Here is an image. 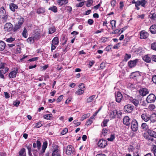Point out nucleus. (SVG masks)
<instances>
[{"instance_id":"nucleus-37","label":"nucleus","mask_w":156,"mask_h":156,"mask_svg":"<svg viewBox=\"0 0 156 156\" xmlns=\"http://www.w3.org/2000/svg\"><path fill=\"white\" fill-rule=\"evenodd\" d=\"M141 127L144 130H146L148 128V126L145 123H143L141 124Z\"/></svg>"},{"instance_id":"nucleus-59","label":"nucleus","mask_w":156,"mask_h":156,"mask_svg":"<svg viewBox=\"0 0 156 156\" xmlns=\"http://www.w3.org/2000/svg\"><path fill=\"white\" fill-rule=\"evenodd\" d=\"M108 131L107 129L105 128H103L102 130V133L104 136H105L107 133Z\"/></svg>"},{"instance_id":"nucleus-28","label":"nucleus","mask_w":156,"mask_h":156,"mask_svg":"<svg viewBox=\"0 0 156 156\" xmlns=\"http://www.w3.org/2000/svg\"><path fill=\"white\" fill-rule=\"evenodd\" d=\"M95 95H92L87 99V103H89L92 102L93 101H94L95 98Z\"/></svg>"},{"instance_id":"nucleus-9","label":"nucleus","mask_w":156,"mask_h":156,"mask_svg":"<svg viewBox=\"0 0 156 156\" xmlns=\"http://www.w3.org/2000/svg\"><path fill=\"white\" fill-rule=\"evenodd\" d=\"M74 151V149L71 145L67 146L66 151V153L68 155L73 154Z\"/></svg>"},{"instance_id":"nucleus-17","label":"nucleus","mask_w":156,"mask_h":156,"mask_svg":"<svg viewBox=\"0 0 156 156\" xmlns=\"http://www.w3.org/2000/svg\"><path fill=\"white\" fill-rule=\"evenodd\" d=\"M47 141H45L43 143L42 146V151L40 154V155H42V154L45 152L46 149L47 147Z\"/></svg>"},{"instance_id":"nucleus-18","label":"nucleus","mask_w":156,"mask_h":156,"mask_svg":"<svg viewBox=\"0 0 156 156\" xmlns=\"http://www.w3.org/2000/svg\"><path fill=\"white\" fill-rule=\"evenodd\" d=\"M150 120L151 122H156V114L152 113L150 115Z\"/></svg>"},{"instance_id":"nucleus-52","label":"nucleus","mask_w":156,"mask_h":156,"mask_svg":"<svg viewBox=\"0 0 156 156\" xmlns=\"http://www.w3.org/2000/svg\"><path fill=\"white\" fill-rule=\"evenodd\" d=\"M25 151V150L24 148L22 149L19 152L20 156H23L24 155H25V154H24Z\"/></svg>"},{"instance_id":"nucleus-40","label":"nucleus","mask_w":156,"mask_h":156,"mask_svg":"<svg viewBox=\"0 0 156 156\" xmlns=\"http://www.w3.org/2000/svg\"><path fill=\"white\" fill-rule=\"evenodd\" d=\"M90 113H87L86 114L83 115L80 119L81 121H82L84 119L88 118L90 116Z\"/></svg>"},{"instance_id":"nucleus-29","label":"nucleus","mask_w":156,"mask_h":156,"mask_svg":"<svg viewBox=\"0 0 156 156\" xmlns=\"http://www.w3.org/2000/svg\"><path fill=\"white\" fill-rule=\"evenodd\" d=\"M148 134L151 136L154 137L156 136V132L151 129H148L147 130Z\"/></svg>"},{"instance_id":"nucleus-41","label":"nucleus","mask_w":156,"mask_h":156,"mask_svg":"<svg viewBox=\"0 0 156 156\" xmlns=\"http://www.w3.org/2000/svg\"><path fill=\"white\" fill-rule=\"evenodd\" d=\"M22 35L23 37L25 38H27V31L25 28H24V30L23 32Z\"/></svg>"},{"instance_id":"nucleus-56","label":"nucleus","mask_w":156,"mask_h":156,"mask_svg":"<svg viewBox=\"0 0 156 156\" xmlns=\"http://www.w3.org/2000/svg\"><path fill=\"white\" fill-rule=\"evenodd\" d=\"M68 131V129L67 128H65L61 132V134L62 135H64L66 134Z\"/></svg>"},{"instance_id":"nucleus-30","label":"nucleus","mask_w":156,"mask_h":156,"mask_svg":"<svg viewBox=\"0 0 156 156\" xmlns=\"http://www.w3.org/2000/svg\"><path fill=\"white\" fill-rule=\"evenodd\" d=\"M58 2L59 5H62L67 3L68 1L67 0H58Z\"/></svg>"},{"instance_id":"nucleus-38","label":"nucleus","mask_w":156,"mask_h":156,"mask_svg":"<svg viewBox=\"0 0 156 156\" xmlns=\"http://www.w3.org/2000/svg\"><path fill=\"white\" fill-rule=\"evenodd\" d=\"M48 9L54 12H56L57 11V9L56 6H53L49 8Z\"/></svg>"},{"instance_id":"nucleus-36","label":"nucleus","mask_w":156,"mask_h":156,"mask_svg":"<svg viewBox=\"0 0 156 156\" xmlns=\"http://www.w3.org/2000/svg\"><path fill=\"white\" fill-rule=\"evenodd\" d=\"M18 21L17 24L22 25L24 21V19L23 18L20 17L18 19Z\"/></svg>"},{"instance_id":"nucleus-47","label":"nucleus","mask_w":156,"mask_h":156,"mask_svg":"<svg viewBox=\"0 0 156 156\" xmlns=\"http://www.w3.org/2000/svg\"><path fill=\"white\" fill-rule=\"evenodd\" d=\"M151 49L156 51V42L152 43L151 44Z\"/></svg>"},{"instance_id":"nucleus-60","label":"nucleus","mask_w":156,"mask_h":156,"mask_svg":"<svg viewBox=\"0 0 156 156\" xmlns=\"http://www.w3.org/2000/svg\"><path fill=\"white\" fill-rule=\"evenodd\" d=\"M84 4L83 2H80L76 4V6L77 7H81Z\"/></svg>"},{"instance_id":"nucleus-53","label":"nucleus","mask_w":156,"mask_h":156,"mask_svg":"<svg viewBox=\"0 0 156 156\" xmlns=\"http://www.w3.org/2000/svg\"><path fill=\"white\" fill-rule=\"evenodd\" d=\"M9 70V68H6L4 69H2L0 70L1 72L3 74H5L6 72H7Z\"/></svg>"},{"instance_id":"nucleus-5","label":"nucleus","mask_w":156,"mask_h":156,"mask_svg":"<svg viewBox=\"0 0 156 156\" xmlns=\"http://www.w3.org/2000/svg\"><path fill=\"white\" fill-rule=\"evenodd\" d=\"M133 106L131 104L126 105L124 107V110L125 112L131 113L133 109Z\"/></svg>"},{"instance_id":"nucleus-13","label":"nucleus","mask_w":156,"mask_h":156,"mask_svg":"<svg viewBox=\"0 0 156 156\" xmlns=\"http://www.w3.org/2000/svg\"><path fill=\"white\" fill-rule=\"evenodd\" d=\"M148 36L149 34L147 32L144 30H142L140 32V39H146Z\"/></svg>"},{"instance_id":"nucleus-39","label":"nucleus","mask_w":156,"mask_h":156,"mask_svg":"<svg viewBox=\"0 0 156 156\" xmlns=\"http://www.w3.org/2000/svg\"><path fill=\"white\" fill-rule=\"evenodd\" d=\"M34 39L33 37H31L28 38L27 39V41L29 43H33L34 41Z\"/></svg>"},{"instance_id":"nucleus-48","label":"nucleus","mask_w":156,"mask_h":156,"mask_svg":"<svg viewBox=\"0 0 156 156\" xmlns=\"http://www.w3.org/2000/svg\"><path fill=\"white\" fill-rule=\"evenodd\" d=\"M131 57V55L130 54H126L125 56L124 60L125 61H127Z\"/></svg>"},{"instance_id":"nucleus-64","label":"nucleus","mask_w":156,"mask_h":156,"mask_svg":"<svg viewBox=\"0 0 156 156\" xmlns=\"http://www.w3.org/2000/svg\"><path fill=\"white\" fill-rule=\"evenodd\" d=\"M152 80L154 83L156 84V75H154L153 76Z\"/></svg>"},{"instance_id":"nucleus-19","label":"nucleus","mask_w":156,"mask_h":156,"mask_svg":"<svg viewBox=\"0 0 156 156\" xmlns=\"http://www.w3.org/2000/svg\"><path fill=\"white\" fill-rule=\"evenodd\" d=\"M149 16L152 19H155L156 18V11L154 10L152 11L150 13Z\"/></svg>"},{"instance_id":"nucleus-8","label":"nucleus","mask_w":156,"mask_h":156,"mask_svg":"<svg viewBox=\"0 0 156 156\" xmlns=\"http://www.w3.org/2000/svg\"><path fill=\"white\" fill-rule=\"evenodd\" d=\"M99 147L101 148H104L107 145V141L104 139L100 140L98 143Z\"/></svg>"},{"instance_id":"nucleus-31","label":"nucleus","mask_w":156,"mask_h":156,"mask_svg":"<svg viewBox=\"0 0 156 156\" xmlns=\"http://www.w3.org/2000/svg\"><path fill=\"white\" fill-rule=\"evenodd\" d=\"M33 37L35 40H38L41 37L40 33L38 32L35 33Z\"/></svg>"},{"instance_id":"nucleus-61","label":"nucleus","mask_w":156,"mask_h":156,"mask_svg":"<svg viewBox=\"0 0 156 156\" xmlns=\"http://www.w3.org/2000/svg\"><path fill=\"white\" fill-rule=\"evenodd\" d=\"M116 3V0H112L111 2V5L112 6L114 7L115 6Z\"/></svg>"},{"instance_id":"nucleus-22","label":"nucleus","mask_w":156,"mask_h":156,"mask_svg":"<svg viewBox=\"0 0 156 156\" xmlns=\"http://www.w3.org/2000/svg\"><path fill=\"white\" fill-rule=\"evenodd\" d=\"M150 30L152 34L156 33V25H153L150 28Z\"/></svg>"},{"instance_id":"nucleus-23","label":"nucleus","mask_w":156,"mask_h":156,"mask_svg":"<svg viewBox=\"0 0 156 156\" xmlns=\"http://www.w3.org/2000/svg\"><path fill=\"white\" fill-rule=\"evenodd\" d=\"M26 147L28 151V153L29 156H32V154L31 153L32 144H29L28 145H26Z\"/></svg>"},{"instance_id":"nucleus-12","label":"nucleus","mask_w":156,"mask_h":156,"mask_svg":"<svg viewBox=\"0 0 156 156\" xmlns=\"http://www.w3.org/2000/svg\"><path fill=\"white\" fill-rule=\"evenodd\" d=\"M116 101L117 102H120L122 98V95L120 92H117L115 94Z\"/></svg>"},{"instance_id":"nucleus-26","label":"nucleus","mask_w":156,"mask_h":156,"mask_svg":"<svg viewBox=\"0 0 156 156\" xmlns=\"http://www.w3.org/2000/svg\"><path fill=\"white\" fill-rule=\"evenodd\" d=\"M5 43L2 41H0V51H3L5 49Z\"/></svg>"},{"instance_id":"nucleus-33","label":"nucleus","mask_w":156,"mask_h":156,"mask_svg":"<svg viewBox=\"0 0 156 156\" xmlns=\"http://www.w3.org/2000/svg\"><path fill=\"white\" fill-rule=\"evenodd\" d=\"M22 26L16 23L14 26L13 30L14 31H16L20 29Z\"/></svg>"},{"instance_id":"nucleus-62","label":"nucleus","mask_w":156,"mask_h":156,"mask_svg":"<svg viewBox=\"0 0 156 156\" xmlns=\"http://www.w3.org/2000/svg\"><path fill=\"white\" fill-rule=\"evenodd\" d=\"M147 103H146L145 101H143L141 103V105L144 107H146L147 105Z\"/></svg>"},{"instance_id":"nucleus-20","label":"nucleus","mask_w":156,"mask_h":156,"mask_svg":"<svg viewBox=\"0 0 156 156\" xmlns=\"http://www.w3.org/2000/svg\"><path fill=\"white\" fill-rule=\"evenodd\" d=\"M18 8V6L13 3H11L9 4V8L12 11H14L15 9H17Z\"/></svg>"},{"instance_id":"nucleus-54","label":"nucleus","mask_w":156,"mask_h":156,"mask_svg":"<svg viewBox=\"0 0 156 156\" xmlns=\"http://www.w3.org/2000/svg\"><path fill=\"white\" fill-rule=\"evenodd\" d=\"M115 135L112 134L110 138L107 139V140L109 141H112L115 139Z\"/></svg>"},{"instance_id":"nucleus-46","label":"nucleus","mask_w":156,"mask_h":156,"mask_svg":"<svg viewBox=\"0 0 156 156\" xmlns=\"http://www.w3.org/2000/svg\"><path fill=\"white\" fill-rule=\"evenodd\" d=\"M116 21L115 20H113L111 21L110 23L112 25V29L113 28L115 27Z\"/></svg>"},{"instance_id":"nucleus-6","label":"nucleus","mask_w":156,"mask_h":156,"mask_svg":"<svg viewBox=\"0 0 156 156\" xmlns=\"http://www.w3.org/2000/svg\"><path fill=\"white\" fill-rule=\"evenodd\" d=\"M138 91L139 94L143 97L146 96L149 93V91L146 88H142L139 90Z\"/></svg>"},{"instance_id":"nucleus-4","label":"nucleus","mask_w":156,"mask_h":156,"mask_svg":"<svg viewBox=\"0 0 156 156\" xmlns=\"http://www.w3.org/2000/svg\"><path fill=\"white\" fill-rule=\"evenodd\" d=\"M131 128L134 132H136L138 129V124L137 121L133 119L131 123Z\"/></svg>"},{"instance_id":"nucleus-50","label":"nucleus","mask_w":156,"mask_h":156,"mask_svg":"<svg viewBox=\"0 0 156 156\" xmlns=\"http://www.w3.org/2000/svg\"><path fill=\"white\" fill-rule=\"evenodd\" d=\"M93 2V0H88L87 2V7H90L91 6Z\"/></svg>"},{"instance_id":"nucleus-32","label":"nucleus","mask_w":156,"mask_h":156,"mask_svg":"<svg viewBox=\"0 0 156 156\" xmlns=\"http://www.w3.org/2000/svg\"><path fill=\"white\" fill-rule=\"evenodd\" d=\"M84 89H80L76 91L75 94L77 95H79L83 94L84 93Z\"/></svg>"},{"instance_id":"nucleus-25","label":"nucleus","mask_w":156,"mask_h":156,"mask_svg":"<svg viewBox=\"0 0 156 156\" xmlns=\"http://www.w3.org/2000/svg\"><path fill=\"white\" fill-rule=\"evenodd\" d=\"M52 44H53L55 45H57L59 42V40L58 37H55L52 40Z\"/></svg>"},{"instance_id":"nucleus-24","label":"nucleus","mask_w":156,"mask_h":156,"mask_svg":"<svg viewBox=\"0 0 156 156\" xmlns=\"http://www.w3.org/2000/svg\"><path fill=\"white\" fill-rule=\"evenodd\" d=\"M147 2L146 0H140L138 1V4L141 5L143 7H145V4L147 3Z\"/></svg>"},{"instance_id":"nucleus-35","label":"nucleus","mask_w":156,"mask_h":156,"mask_svg":"<svg viewBox=\"0 0 156 156\" xmlns=\"http://www.w3.org/2000/svg\"><path fill=\"white\" fill-rule=\"evenodd\" d=\"M151 151L155 156H156V145H152L151 148Z\"/></svg>"},{"instance_id":"nucleus-7","label":"nucleus","mask_w":156,"mask_h":156,"mask_svg":"<svg viewBox=\"0 0 156 156\" xmlns=\"http://www.w3.org/2000/svg\"><path fill=\"white\" fill-rule=\"evenodd\" d=\"M13 28L12 25L10 23H7L5 25L4 29L5 31H10Z\"/></svg>"},{"instance_id":"nucleus-3","label":"nucleus","mask_w":156,"mask_h":156,"mask_svg":"<svg viewBox=\"0 0 156 156\" xmlns=\"http://www.w3.org/2000/svg\"><path fill=\"white\" fill-rule=\"evenodd\" d=\"M156 99L155 95L153 94H150L147 97L146 101L147 103H151L154 102Z\"/></svg>"},{"instance_id":"nucleus-55","label":"nucleus","mask_w":156,"mask_h":156,"mask_svg":"<svg viewBox=\"0 0 156 156\" xmlns=\"http://www.w3.org/2000/svg\"><path fill=\"white\" fill-rule=\"evenodd\" d=\"M6 64L5 63H1L0 64V69H5L6 68H7L6 67Z\"/></svg>"},{"instance_id":"nucleus-21","label":"nucleus","mask_w":156,"mask_h":156,"mask_svg":"<svg viewBox=\"0 0 156 156\" xmlns=\"http://www.w3.org/2000/svg\"><path fill=\"white\" fill-rule=\"evenodd\" d=\"M52 156H61L59 151L58 149H55L53 151Z\"/></svg>"},{"instance_id":"nucleus-34","label":"nucleus","mask_w":156,"mask_h":156,"mask_svg":"<svg viewBox=\"0 0 156 156\" xmlns=\"http://www.w3.org/2000/svg\"><path fill=\"white\" fill-rule=\"evenodd\" d=\"M45 12L44 9L43 8H39L37 9V12L38 14H42Z\"/></svg>"},{"instance_id":"nucleus-45","label":"nucleus","mask_w":156,"mask_h":156,"mask_svg":"<svg viewBox=\"0 0 156 156\" xmlns=\"http://www.w3.org/2000/svg\"><path fill=\"white\" fill-rule=\"evenodd\" d=\"M155 108V106L154 104H150L148 107V108L151 111H152Z\"/></svg>"},{"instance_id":"nucleus-44","label":"nucleus","mask_w":156,"mask_h":156,"mask_svg":"<svg viewBox=\"0 0 156 156\" xmlns=\"http://www.w3.org/2000/svg\"><path fill=\"white\" fill-rule=\"evenodd\" d=\"M52 114H46L44 115L43 116V117L44 119H46L48 120L50 119V118L52 117Z\"/></svg>"},{"instance_id":"nucleus-57","label":"nucleus","mask_w":156,"mask_h":156,"mask_svg":"<svg viewBox=\"0 0 156 156\" xmlns=\"http://www.w3.org/2000/svg\"><path fill=\"white\" fill-rule=\"evenodd\" d=\"M42 124L41 122H38L36 124V126H35V127L37 128H39L42 126Z\"/></svg>"},{"instance_id":"nucleus-27","label":"nucleus","mask_w":156,"mask_h":156,"mask_svg":"<svg viewBox=\"0 0 156 156\" xmlns=\"http://www.w3.org/2000/svg\"><path fill=\"white\" fill-rule=\"evenodd\" d=\"M143 60L147 62H149L151 61V58L148 55H145L143 58Z\"/></svg>"},{"instance_id":"nucleus-15","label":"nucleus","mask_w":156,"mask_h":156,"mask_svg":"<svg viewBox=\"0 0 156 156\" xmlns=\"http://www.w3.org/2000/svg\"><path fill=\"white\" fill-rule=\"evenodd\" d=\"M130 119L128 116H126L123 118V122L124 124L127 126H129L130 125L129 121Z\"/></svg>"},{"instance_id":"nucleus-51","label":"nucleus","mask_w":156,"mask_h":156,"mask_svg":"<svg viewBox=\"0 0 156 156\" xmlns=\"http://www.w3.org/2000/svg\"><path fill=\"white\" fill-rule=\"evenodd\" d=\"M36 144L37 147V148L38 149V150H37L38 151V150H39L40 148V147L41 146V143L39 140H37L36 142Z\"/></svg>"},{"instance_id":"nucleus-49","label":"nucleus","mask_w":156,"mask_h":156,"mask_svg":"<svg viewBox=\"0 0 156 156\" xmlns=\"http://www.w3.org/2000/svg\"><path fill=\"white\" fill-rule=\"evenodd\" d=\"M15 39V38H13L12 37H10L9 38L7 39L6 40V41L8 43H11L12 42L14 41Z\"/></svg>"},{"instance_id":"nucleus-63","label":"nucleus","mask_w":156,"mask_h":156,"mask_svg":"<svg viewBox=\"0 0 156 156\" xmlns=\"http://www.w3.org/2000/svg\"><path fill=\"white\" fill-rule=\"evenodd\" d=\"M88 23L90 25H91L94 23V21L92 19H89L87 21Z\"/></svg>"},{"instance_id":"nucleus-14","label":"nucleus","mask_w":156,"mask_h":156,"mask_svg":"<svg viewBox=\"0 0 156 156\" xmlns=\"http://www.w3.org/2000/svg\"><path fill=\"white\" fill-rule=\"evenodd\" d=\"M18 70V69L16 68L15 70L12 71L9 73V77L11 78H15L16 77Z\"/></svg>"},{"instance_id":"nucleus-16","label":"nucleus","mask_w":156,"mask_h":156,"mask_svg":"<svg viewBox=\"0 0 156 156\" xmlns=\"http://www.w3.org/2000/svg\"><path fill=\"white\" fill-rule=\"evenodd\" d=\"M118 113V111L116 110L111 111L109 113L110 118L112 119L115 118L116 115Z\"/></svg>"},{"instance_id":"nucleus-58","label":"nucleus","mask_w":156,"mask_h":156,"mask_svg":"<svg viewBox=\"0 0 156 156\" xmlns=\"http://www.w3.org/2000/svg\"><path fill=\"white\" fill-rule=\"evenodd\" d=\"M20 103V102L18 101H14L13 105L16 107L18 106Z\"/></svg>"},{"instance_id":"nucleus-2","label":"nucleus","mask_w":156,"mask_h":156,"mask_svg":"<svg viewBox=\"0 0 156 156\" xmlns=\"http://www.w3.org/2000/svg\"><path fill=\"white\" fill-rule=\"evenodd\" d=\"M126 98L130 101L136 106L137 107L139 105V102L138 100L133 98L132 97H130L128 95H126Z\"/></svg>"},{"instance_id":"nucleus-42","label":"nucleus","mask_w":156,"mask_h":156,"mask_svg":"<svg viewBox=\"0 0 156 156\" xmlns=\"http://www.w3.org/2000/svg\"><path fill=\"white\" fill-rule=\"evenodd\" d=\"M55 31V29L54 27H52L49 29V34H52Z\"/></svg>"},{"instance_id":"nucleus-1","label":"nucleus","mask_w":156,"mask_h":156,"mask_svg":"<svg viewBox=\"0 0 156 156\" xmlns=\"http://www.w3.org/2000/svg\"><path fill=\"white\" fill-rule=\"evenodd\" d=\"M8 17V13L6 12V10L3 7L0 8V18L2 21L5 22L7 21Z\"/></svg>"},{"instance_id":"nucleus-11","label":"nucleus","mask_w":156,"mask_h":156,"mask_svg":"<svg viewBox=\"0 0 156 156\" xmlns=\"http://www.w3.org/2000/svg\"><path fill=\"white\" fill-rule=\"evenodd\" d=\"M138 59H136L134 60H131L128 62V66L129 68H132L135 67L137 63Z\"/></svg>"},{"instance_id":"nucleus-10","label":"nucleus","mask_w":156,"mask_h":156,"mask_svg":"<svg viewBox=\"0 0 156 156\" xmlns=\"http://www.w3.org/2000/svg\"><path fill=\"white\" fill-rule=\"evenodd\" d=\"M141 117L142 119L145 122H147L150 120V115L147 113L142 114Z\"/></svg>"},{"instance_id":"nucleus-43","label":"nucleus","mask_w":156,"mask_h":156,"mask_svg":"<svg viewBox=\"0 0 156 156\" xmlns=\"http://www.w3.org/2000/svg\"><path fill=\"white\" fill-rule=\"evenodd\" d=\"M109 120L107 119H104L103 121L101 126L104 127L107 126V123L108 122Z\"/></svg>"}]
</instances>
